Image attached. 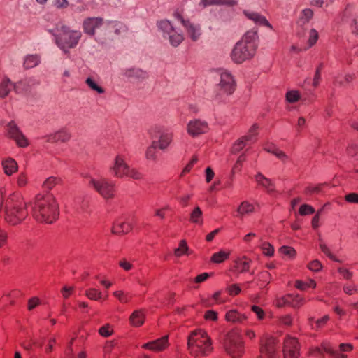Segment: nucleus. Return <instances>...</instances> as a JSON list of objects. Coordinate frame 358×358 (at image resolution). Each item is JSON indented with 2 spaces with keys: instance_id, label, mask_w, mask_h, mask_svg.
Segmentation results:
<instances>
[{
  "instance_id": "48",
  "label": "nucleus",
  "mask_w": 358,
  "mask_h": 358,
  "mask_svg": "<svg viewBox=\"0 0 358 358\" xmlns=\"http://www.w3.org/2000/svg\"><path fill=\"white\" fill-rule=\"evenodd\" d=\"M203 318L208 322H216L218 319V314L213 310H208L205 312Z\"/></svg>"
},
{
  "instance_id": "25",
  "label": "nucleus",
  "mask_w": 358,
  "mask_h": 358,
  "mask_svg": "<svg viewBox=\"0 0 358 358\" xmlns=\"http://www.w3.org/2000/svg\"><path fill=\"white\" fill-rule=\"evenodd\" d=\"M71 138L70 134L65 130H60L48 136V141L52 143L62 142L65 143Z\"/></svg>"
},
{
  "instance_id": "8",
  "label": "nucleus",
  "mask_w": 358,
  "mask_h": 358,
  "mask_svg": "<svg viewBox=\"0 0 358 358\" xmlns=\"http://www.w3.org/2000/svg\"><path fill=\"white\" fill-rule=\"evenodd\" d=\"M89 185L105 199L113 198L115 195L114 185L106 179L91 178Z\"/></svg>"
},
{
  "instance_id": "37",
  "label": "nucleus",
  "mask_w": 358,
  "mask_h": 358,
  "mask_svg": "<svg viewBox=\"0 0 358 358\" xmlns=\"http://www.w3.org/2000/svg\"><path fill=\"white\" fill-rule=\"evenodd\" d=\"M185 27L187 28V32L192 40L196 41L199 38L200 34L198 29L189 20L187 21Z\"/></svg>"
},
{
  "instance_id": "45",
  "label": "nucleus",
  "mask_w": 358,
  "mask_h": 358,
  "mask_svg": "<svg viewBox=\"0 0 358 358\" xmlns=\"http://www.w3.org/2000/svg\"><path fill=\"white\" fill-rule=\"evenodd\" d=\"M113 295L122 303H127L129 302V298L127 294H125L122 290H116L113 292Z\"/></svg>"
},
{
  "instance_id": "11",
  "label": "nucleus",
  "mask_w": 358,
  "mask_h": 358,
  "mask_svg": "<svg viewBox=\"0 0 358 358\" xmlns=\"http://www.w3.org/2000/svg\"><path fill=\"white\" fill-rule=\"evenodd\" d=\"M169 345V336H164L158 339L144 343L141 348L152 352L159 353L166 350Z\"/></svg>"
},
{
  "instance_id": "24",
  "label": "nucleus",
  "mask_w": 358,
  "mask_h": 358,
  "mask_svg": "<svg viewBox=\"0 0 358 358\" xmlns=\"http://www.w3.org/2000/svg\"><path fill=\"white\" fill-rule=\"evenodd\" d=\"M192 254V252L188 246L187 242L185 239H182L179 241L178 247L173 250V255L176 257L180 258L182 256H189Z\"/></svg>"
},
{
  "instance_id": "20",
  "label": "nucleus",
  "mask_w": 358,
  "mask_h": 358,
  "mask_svg": "<svg viewBox=\"0 0 358 358\" xmlns=\"http://www.w3.org/2000/svg\"><path fill=\"white\" fill-rule=\"evenodd\" d=\"M255 210V205L252 203L248 201H242L236 208L237 217L242 218L246 215L253 213Z\"/></svg>"
},
{
  "instance_id": "14",
  "label": "nucleus",
  "mask_w": 358,
  "mask_h": 358,
  "mask_svg": "<svg viewBox=\"0 0 358 358\" xmlns=\"http://www.w3.org/2000/svg\"><path fill=\"white\" fill-rule=\"evenodd\" d=\"M220 87L225 93L231 94L234 92L235 82L229 73L223 72L221 73Z\"/></svg>"
},
{
  "instance_id": "59",
  "label": "nucleus",
  "mask_w": 358,
  "mask_h": 358,
  "mask_svg": "<svg viewBox=\"0 0 358 358\" xmlns=\"http://www.w3.org/2000/svg\"><path fill=\"white\" fill-rule=\"evenodd\" d=\"M222 292L221 291L215 292L211 296V299L213 300L215 304H222L226 302V300L221 297Z\"/></svg>"
},
{
  "instance_id": "55",
  "label": "nucleus",
  "mask_w": 358,
  "mask_h": 358,
  "mask_svg": "<svg viewBox=\"0 0 358 358\" xmlns=\"http://www.w3.org/2000/svg\"><path fill=\"white\" fill-rule=\"evenodd\" d=\"M258 125L253 124L249 129L248 133L245 135V137L250 136V141H253L257 135Z\"/></svg>"
},
{
  "instance_id": "51",
  "label": "nucleus",
  "mask_w": 358,
  "mask_h": 358,
  "mask_svg": "<svg viewBox=\"0 0 358 358\" xmlns=\"http://www.w3.org/2000/svg\"><path fill=\"white\" fill-rule=\"evenodd\" d=\"M318 39V34L316 30L311 29L309 34V38L308 41V48L314 45Z\"/></svg>"
},
{
  "instance_id": "53",
  "label": "nucleus",
  "mask_w": 358,
  "mask_h": 358,
  "mask_svg": "<svg viewBox=\"0 0 358 358\" xmlns=\"http://www.w3.org/2000/svg\"><path fill=\"white\" fill-rule=\"evenodd\" d=\"M8 132L12 138H13L14 136L19 135V133H20L16 124L13 122L8 124Z\"/></svg>"
},
{
  "instance_id": "3",
  "label": "nucleus",
  "mask_w": 358,
  "mask_h": 358,
  "mask_svg": "<svg viewBox=\"0 0 358 358\" xmlns=\"http://www.w3.org/2000/svg\"><path fill=\"white\" fill-rule=\"evenodd\" d=\"M187 348L194 358H204L213 351L212 340L203 329H196L190 333L187 338Z\"/></svg>"
},
{
  "instance_id": "7",
  "label": "nucleus",
  "mask_w": 358,
  "mask_h": 358,
  "mask_svg": "<svg viewBox=\"0 0 358 358\" xmlns=\"http://www.w3.org/2000/svg\"><path fill=\"white\" fill-rule=\"evenodd\" d=\"M80 36V31L62 26L57 35V43L63 50H66L75 47Z\"/></svg>"
},
{
  "instance_id": "41",
  "label": "nucleus",
  "mask_w": 358,
  "mask_h": 358,
  "mask_svg": "<svg viewBox=\"0 0 358 358\" xmlns=\"http://www.w3.org/2000/svg\"><path fill=\"white\" fill-rule=\"evenodd\" d=\"M300 97V93L297 90H291L286 94V100L289 103H295L299 100Z\"/></svg>"
},
{
  "instance_id": "33",
  "label": "nucleus",
  "mask_w": 358,
  "mask_h": 358,
  "mask_svg": "<svg viewBox=\"0 0 358 358\" xmlns=\"http://www.w3.org/2000/svg\"><path fill=\"white\" fill-rule=\"evenodd\" d=\"M16 185L19 188H24L29 184V176L26 172H20L15 178Z\"/></svg>"
},
{
  "instance_id": "36",
  "label": "nucleus",
  "mask_w": 358,
  "mask_h": 358,
  "mask_svg": "<svg viewBox=\"0 0 358 358\" xmlns=\"http://www.w3.org/2000/svg\"><path fill=\"white\" fill-rule=\"evenodd\" d=\"M99 334L104 338L111 336L114 334L113 326L109 323L105 324L99 329Z\"/></svg>"
},
{
  "instance_id": "17",
  "label": "nucleus",
  "mask_w": 358,
  "mask_h": 358,
  "mask_svg": "<svg viewBox=\"0 0 358 358\" xmlns=\"http://www.w3.org/2000/svg\"><path fill=\"white\" fill-rule=\"evenodd\" d=\"M187 130L191 136H195L206 132L208 131V124L199 120L192 121L188 124Z\"/></svg>"
},
{
  "instance_id": "1",
  "label": "nucleus",
  "mask_w": 358,
  "mask_h": 358,
  "mask_svg": "<svg viewBox=\"0 0 358 358\" xmlns=\"http://www.w3.org/2000/svg\"><path fill=\"white\" fill-rule=\"evenodd\" d=\"M3 211V220L10 226H18L28 217V203L20 192H14L3 198L0 209Z\"/></svg>"
},
{
  "instance_id": "18",
  "label": "nucleus",
  "mask_w": 358,
  "mask_h": 358,
  "mask_svg": "<svg viewBox=\"0 0 358 358\" xmlns=\"http://www.w3.org/2000/svg\"><path fill=\"white\" fill-rule=\"evenodd\" d=\"M145 321V311L143 309L135 310L129 316V324L134 327H141Z\"/></svg>"
},
{
  "instance_id": "38",
  "label": "nucleus",
  "mask_w": 358,
  "mask_h": 358,
  "mask_svg": "<svg viewBox=\"0 0 358 358\" xmlns=\"http://www.w3.org/2000/svg\"><path fill=\"white\" fill-rule=\"evenodd\" d=\"M262 253L267 257H273L274 255V248L268 242H264L261 245Z\"/></svg>"
},
{
  "instance_id": "4",
  "label": "nucleus",
  "mask_w": 358,
  "mask_h": 358,
  "mask_svg": "<svg viewBox=\"0 0 358 358\" xmlns=\"http://www.w3.org/2000/svg\"><path fill=\"white\" fill-rule=\"evenodd\" d=\"M255 34L247 33L234 46L231 58L236 63L251 59L255 54Z\"/></svg>"
},
{
  "instance_id": "60",
  "label": "nucleus",
  "mask_w": 358,
  "mask_h": 358,
  "mask_svg": "<svg viewBox=\"0 0 358 358\" xmlns=\"http://www.w3.org/2000/svg\"><path fill=\"white\" fill-rule=\"evenodd\" d=\"M322 350L329 355L330 357H332L333 355L335 352V350L333 349V348L331 346V345L329 343H322L321 345Z\"/></svg>"
},
{
  "instance_id": "32",
  "label": "nucleus",
  "mask_w": 358,
  "mask_h": 358,
  "mask_svg": "<svg viewBox=\"0 0 358 358\" xmlns=\"http://www.w3.org/2000/svg\"><path fill=\"white\" fill-rule=\"evenodd\" d=\"M13 88V84L9 80H3L0 84V96L6 97Z\"/></svg>"
},
{
  "instance_id": "49",
  "label": "nucleus",
  "mask_w": 358,
  "mask_h": 358,
  "mask_svg": "<svg viewBox=\"0 0 358 358\" xmlns=\"http://www.w3.org/2000/svg\"><path fill=\"white\" fill-rule=\"evenodd\" d=\"M251 310L256 315L258 320L261 321L265 318V312L261 307L253 305L251 307Z\"/></svg>"
},
{
  "instance_id": "15",
  "label": "nucleus",
  "mask_w": 358,
  "mask_h": 358,
  "mask_svg": "<svg viewBox=\"0 0 358 358\" xmlns=\"http://www.w3.org/2000/svg\"><path fill=\"white\" fill-rule=\"evenodd\" d=\"M251 259L243 255L238 257L234 261L233 271L237 273H243L249 271Z\"/></svg>"
},
{
  "instance_id": "30",
  "label": "nucleus",
  "mask_w": 358,
  "mask_h": 358,
  "mask_svg": "<svg viewBox=\"0 0 358 358\" xmlns=\"http://www.w3.org/2000/svg\"><path fill=\"white\" fill-rule=\"evenodd\" d=\"M85 296L90 300L99 301L106 299L108 296H103L102 292L96 288H90L85 291Z\"/></svg>"
},
{
  "instance_id": "63",
  "label": "nucleus",
  "mask_w": 358,
  "mask_h": 358,
  "mask_svg": "<svg viewBox=\"0 0 358 358\" xmlns=\"http://www.w3.org/2000/svg\"><path fill=\"white\" fill-rule=\"evenodd\" d=\"M345 200L351 203H358V194L350 193L345 196Z\"/></svg>"
},
{
  "instance_id": "10",
  "label": "nucleus",
  "mask_w": 358,
  "mask_h": 358,
  "mask_svg": "<svg viewBox=\"0 0 358 358\" xmlns=\"http://www.w3.org/2000/svg\"><path fill=\"white\" fill-rule=\"evenodd\" d=\"M300 345L298 340L292 336H287L284 341V358H298L299 356Z\"/></svg>"
},
{
  "instance_id": "13",
  "label": "nucleus",
  "mask_w": 358,
  "mask_h": 358,
  "mask_svg": "<svg viewBox=\"0 0 358 358\" xmlns=\"http://www.w3.org/2000/svg\"><path fill=\"white\" fill-rule=\"evenodd\" d=\"M133 229V224L129 220H117L113 224L112 234L122 236L129 234Z\"/></svg>"
},
{
  "instance_id": "26",
  "label": "nucleus",
  "mask_w": 358,
  "mask_h": 358,
  "mask_svg": "<svg viewBox=\"0 0 358 358\" xmlns=\"http://www.w3.org/2000/svg\"><path fill=\"white\" fill-rule=\"evenodd\" d=\"M102 23L101 18H89L84 22V29L86 33L93 35L94 29L99 27Z\"/></svg>"
},
{
  "instance_id": "27",
  "label": "nucleus",
  "mask_w": 358,
  "mask_h": 358,
  "mask_svg": "<svg viewBox=\"0 0 358 358\" xmlns=\"http://www.w3.org/2000/svg\"><path fill=\"white\" fill-rule=\"evenodd\" d=\"M354 347L350 343H341L338 345V350H336L331 358H348L346 352H350L353 350Z\"/></svg>"
},
{
  "instance_id": "5",
  "label": "nucleus",
  "mask_w": 358,
  "mask_h": 358,
  "mask_svg": "<svg viewBox=\"0 0 358 358\" xmlns=\"http://www.w3.org/2000/svg\"><path fill=\"white\" fill-rule=\"evenodd\" d=\"M111 174L116 178H130L134 180H140L143 175L139 170L130 166L126 162L125 157L118 154L115 156L112 165L110 167Z\"/></svg>"
},
{
  "instance_id": "50",
  "label": "nucleus",
  "mask_w": 358,
  "mask_h": 358,
  "mask_svg": "<svg viewBox=\"0 0 358 358\" xmlns=\"http://www.w3.org/2000/svg\"><path fill=\"white\" fill-rule=\"evenodd\" d=\"M73 292H74L73 286L65 285L61 289V294L62 295V297L65 299H66L69 296H71L73 294Z\"/></svg>"
},
{
  "instance_id": "54",
  "label": "nucleus",
  "mask_w": 358,
  "mask_h": 358,
  "mask_svg": "<svg viewBox=\"0 0 358 358\" xmlns=\"http://www.w3.org/2000/svg\"><path fill=\"white\" fill-rule=\"evenodd\" d=\"M13 138L17 142V145L21 147H25L28 145V141L24 135L19 133V135L14 136Z\"/></svg>"
},
{
  "instance_id": "19",
  "label": "nucleus",
  "mask_w": 358,
  "mask_h": 358,
  "mask_svg": "<svg viewBox=\"0 0 358 358\" xmlns=\"http://www.w3.org/2000/svg\"><path fill=\"white\" fill-rule=\"evenodd\" d=\"M224 319L228 322L241 324L248 320V317L236 309H231L225 313Z\"/></svg>"
},
{
  "instance_id": "23",
  "label": "nucleus",
  "mask_w": 358,
  "mask_h": 358,
  "mask_svg": "<svg viewBox=\"0 0 358 358\" xmlns=\"http://www.w3.org/2000/svg\"><path fill=\"white\" fill-rule=\"evenodd\" d=\"M243 13L248 19L254 21L255 23L260 25H264L270 29H273V27L269 23V22L264 16L259 15V13L248 10H244Z\"/></svg>"
},
{
  "instance_id": "16",
  "label": "nucleus",
  "mask_w": 358,
  "mask_h": 358,
  "mask_svg": "<svg viewBox=\"0 0 358 358\" xmlns=\"http://www.w3.org/2000/svg\"><path fill=\"white\" fill-rule=\"evenodd\" d=\"M1 166L3 173L7 176H11L16 173L19 169V165L15 159L11 157H6L2 159Z\"/></svg>"
},
{
  "instance_id": "62",
  "label": "nucleus",
  "mask_w": 358,
  "mask_h": 358,
  "mask_svg": "<svg viewBox=\"0 0 358 358\" xmlns=\"http://www.w3.org/2000/svg\"><path fill=\"white\" fill-rule=\"evenodd\" d=\"M313 16V12L310 9H305L302 12L301 20L304 23L308 22Z\"/></svg>"
},
{
  "instance_id": "58",
  "label": "nucleus",
  "mask_w": 358,
  "mask_h": 358,
  "mask_svg": "<svg viewBox=\"0 0 358 358\" xmlns=\"http://www.w3.org/2000/svg\"><path fill=\"white\" fill-rule=\"evenodd\" d=\"M41 303V300L38 297H32L31 298L27 303L28 310H31L34 309L36 307L39 306Z\"/></svg>"
},
{
  "instance_id": "46",
  "label": "nucleus",
  "mask_w": 358,
  "mask_h": 358,
  "mask_svg": "<svg viewBox=\"0 0 358 358\" xmlns=\"http://www.w3.org/2000/svg\"><path fill=\"white\" fill-rule=\"evenodd\" d=\"M291 302V294H287L275 300V306L278 308H282Z\"/></svg>"
},
{
  "instance_id": "43",
  "label": "nucleus",
  "mask_w": 358,
  "mask_h": 358,
  "mask_svg": "<svg viewBox=\"0 0 358 358\" xmlns=\"http://www.w3.org/2000/svg\"><path fill=\"white\" fill-rule=\"evenodd\" d=\"M38 59L36 56L30 55L26 57L24 60V66L27 69H31L38 64Z\"/></svg>"
},
{
  "instance_id": "44",
  "label": "nucleus",
  "mask_w": 358,
  "mask_h": 358,
  "mask_svg": "<svg viewBox=\"0 0 358 358\" xmlns=\"http://www.w3.org/2000/svg\"><path fill=\"white\" fill-rule=\"evenodd\" d=\"M307 268L313 272H319L322 269V265L319 260L315 259L308 264Z\"/></svg>"
},
{
  "instance_id": "57",
  "label": "nucleus",
  "mask_w": 358,
  "mask_h": 358,
  "mask_svg": "<svg viewBox=\"0 0 358 358\" xmlns=\"http://www.w3.org/2000/svg\"><path fill=\"white\" fill-rule=\"evenodd\" d=\"M86 83L92 90L96 91L98 93H103V90L99 87L92 78H87Z\"/></svg>"
},
{
  "instance_id": "47",
  "label": "nucleus",
  "mask_w": 358,
  "mask_h": 358,
  "mask_svg": "<svg viewBox=\"0 0 358 358\" xmlns=\"http://www.w3.org/2000/svg\"><path fill=\"white\" fill-rule=\"evenodd\" d=\"M314 212V208L308 204L301 205L299 209V213L302 216L313 214Z\"/></svg>"
},
{
  "instance_id": "29",
  "label": "nucleus",
  "mask_w": 358,
  "mask_h": 358,
  "mask_svg": "<svg viewBox=\"0 0 358 358\" xmlns=\"http://www.w3.org/2000/svg\"><path fill=\"white\" fill-rule=\"evenodd\" d=\"M316 285V282L313 279H308L306 281L296 280L294 284L295 287L301 291H306L309 288L315 289Z\"/></svg>"
},
{
  "instance_id": "39",
  "label": "nucleus",
  "mask_w": 358,
  "mask_h": 358,
  "mask_svg": "<svg viewBox=\"0 0 358 358\" xmlns=\"http://www.w3.org/2000/svg\"><path fill=\"white\" fill-rule=\"evenodd\" d=\"M157 145H154L152 142V145L148 148L145 156L146 158L149 160L155 161L157 159Z\"/></svg>"
},
{
  "instance_id": "22",
  "label": "nucleus",
  "mask_w": 358,
  "mask_h": 358,
  "mask_svg": "<svg viewBox=\"0 0 358 358\" xmlns=\"http://www.w3.org/2000/svg\"><path fill=\"white\" fill-rule=\"evenodd\" d=\"M231 251L228 249H221L213 253L210 257V262L213 264H220L228 260L231 256Z\"/></svg>"
},
{
  "instance_id": "56",
  "label": "nucleus",
  "mask_w": 358,
  "mask_h": 358,
  "mask_svg": "<svg viewBox=\"0 0 358 358\" xmlns=\"http://www.w3.org/2000/svg\"><path fill=\"white\" fill-rule=\"evenodd\" d=\"M227 291L229 295L236 296L241 292V289L238 285L233 284L227 288Z\"/></svg>"
},
{
  "instance_id": "31",
  "label": "nucleus",
  "mask_w": 358,
  "mask_h": 358,
  "mask_svg": "<svg viewBox=\"0 0 358 358\" xmlns=\"http://www.w3.org/2000/svg\"><path fill=\"white\" fill-rule=\"evenodd\" d=\"M250 141V136L245 137V136H242L239 139H238L232 146V152L234 153H238L241 151L247 145V143Z\"/></svg>"
},
{
  "instance_id": "9",
  "label": "nucleus",
  "mask_w": 358,
  "mask_h": 358,
  "mask_svg": "<svg viewBox=\"0 0 358 358\" xmlns=\"http://www.w3.org/2000/svg\"><path fill=\"white\" fill-rule=\"evenodd\" d=\"M152 136L155 139L153 141L154 145H157L161 150L167 148L173 138L172 134L162 127H155L152 130Z\"/></svg>"
},
{
  "instance_id": "40",
  "label": "nucleus",
  "mask_w": 358,
  "mask_h": 358,
  "mask_svg": "<svg viewBox=\"0 0 358 358\" xmlns=\"http://www.w3.org/2000/svg\"><path fill=\"white\" fill-rule=\"evenodd\" d=\"M305 303V299L299 295L291 294V302L289 304L294 308H299Z\"/></svg>"
},
{
  "instance_id": "34",
  "label": "nucleus",
  "mask_w": 358,
  "mask_h": 358,
  "mask_svg": "<svg viewBox=\"0 0 358 358\" xmlns=\"http://www.w3.org/2000/svg\"><path fill=\"white\" fill-rule=\"evenodd\" d=\"M190 221L192 223L202 224V211L199 207H196L190 215Z\"/></svg>"
},
{
  "instance_id": "42",
  "label": "nucleus",
  "mask_w": 358,
  "mask_h": 358,
  "mask_svg": "<svg viewBox=\"0 0 358 358\" xmlns=\"http://www.w3.org/2000/svg\"><path fill=\"white\" fill-rule=\"evenodd\" d=\"M59 182V179L55 177H49L43 182V187L48 189H52Z\"/></svg>"
},
{
  "instance_id": "61",
  "label": "nucleus",
  "mask_w": 358,
  "mask_h": 358,
  "mask_svg": "<svg viewBox=\"0 0 358 358\" xmlns=\"http://www.w3.org/2000/svg\"><path fill=\"white\" fill-rule=\"evenodd\" d=\"M119 266L126 271H129L133 268V264L125 259L119 262Z\"/></svg>"
},
{
  "instance_id": "52",
  "label": "nucleus",
  "mask_w": 358,
  "mask_h": 358,
  "mask_svg": "<svg viewBox=\"0 0 358 358\" xmlns=\"http://www.w3.org/2000/svg\"><path fill=\"white\" fill-rule=\"evenodd\" d=\"M279 322L282 325L289 327L292 324L293 318L290 315H285L279 317Z\"/></svg>"
},
{
  "instance_id": "28",
  "label": "nucleus",
  "mask_w": 358,
  "mask_h": 358,
  "mask_svg": "<svg viewBox=\"0 0 358 358\" xmlns=\"http://www.w3.org/2000/svg\"><path fill=\"white\" fill-rule=\"evenodd\" d=\"M237 3V0H201V4L203 7L215 5H226L233 6L236 5Z\"/></svg>"
},
{
  "instance_id": "6",
  "label": "nucleus",
  "mask_w": 358,
  "mask_h": 358,
  "mask_svg": "<svg viewBox=\"0 0 358 358\" xmlns=\"http://www.w3.org/2000/svg\"><path fill=\"white\" fill-rule=\"evenodd\" d=\"M223 345L225 352L231 358H242L244 353V343L238 329H232L227 333Z\"/></svg>"
},
{
  "instance_id": "35",
  "label": "nucleus",
  "mask_w": 358,
  "mask_h": 358,
  "mask_svg": "<svg viewBox=\"0 0 358 358\" xmlns=\"http://www.w3.org/2000/svg\"><path fill=\"white\" fill-rule=\"evenodd\" d=\"M279 252L281 255L286 257L288 259H293L296 256V250L290 246L284 245L279 249Z\"/></svg>"
},
{
  "instance_id": "64",
  "label": "nucleus",
  "mask_w": 358,
  "mask_h": 358,
  "mask_svg": "<svg viewBox=\"0 0 358 358\" xmlns=\"http://www.w3.org/2000/svg\"><path fill=\"white\" fill-rule=\"evenodd\" d=\"M8 234L6 231L0 227V248L3 247L6 244Z\"/></svg>"
},
{
  "instance_id": "12",
  "label": "nucleus",
  "mask_w": 358,
  "mask_h": 358,
  "mask_svg": "<svg viewBox=\"0 0 358 358\" xmlns=\"http://www.w3.org/2000/svg\"><path fill=\"white\" fill-rule=\"evenodd\" d=\"M277 341L273 337L266 338L260 348V358H275Z\"/></svg>"
},
{
  "instance_id": "21",
  "label": "nucleus",
  "mask_w": 358,
  "mask_h": 358,
  "mask_svg": "<svg viewBox=\"0 0 358 358\" xmlns=\"http://www.w3.org/2000/svg\"><path fill=\"white\" fill-rule=\"evenodd\" d=\"M255 180L257 184L264 188L267 192H275V183L271 179L266 178L261 173H258L255 176Z\"/></svg>"
},
{
  "instance_id": "2",
  "label": "nucleus",
  "mask_w": 358,
  "mask_h": 358,
  "mask_svg": "<svg viewBox=\"0 0 358 358\" xmlns=\"http://www.w3.org/2000/svg\"><path fill=\"white\" fill-rule=\"evenodd\" d=\"M59 215V205L52 194H38L34 199L32 216L40 223L52 224Z\"/></svg>"
}]
</instances>
